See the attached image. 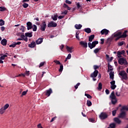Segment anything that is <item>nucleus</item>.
Here are the masks:
<instances>
[{"label": "nucleus", "instance_id": "a878e982", "mask_svg": "<svg viewBox=\"0 0 128 128\" xmlns=\"http://www.w3.org/2000/svg\"><path fill=\"white\" fill-rule=\"evenodd\" d=\"M94 38V34L90 35L88 36V42H92V40Z\"/></svg>", "mask_w": 128, "mask_h": 128}, {"label": "nucleus", "instance_id": "b1692460", "mask_svg": "<svg viewBox=\"0 0 128 128\" xmlns=\"http://www.w3.org/2000/svg\"><path fill=\"white\" fill-rule=\"evenodd\" d=\"M25 36L27 38H32V32H26V33H25Z\"/></svg>", "mask_w": 128, "mask_h": 128}, {"label": "nucleus", "instance_id": "9b49d317", "mask_svg": "<svg viewBox=\"0 0 128 128\" xmlns=\"http://www.w3.org/2000/svg\"><path fill=\"white\" fill-rule=\"evenodd\" d=\"M98 70H95L94 72L91 74H90V78H96L98 76Z\"/></svg>", "mask_w": 128, "mask_h": 128}, {"label": "nucleus", "instance_id": "6e6d98bb", "mask_svg": "<svg viewBox=\"0 0 128 128\" xmlns=\"http://www.w3.org/2000/svg\"><path fill=\"white\" fill-rule=\"evenodd\" d=\"M100 44H104V38H102L100 39Z\"/></svg>", "mask_w": 128, "mask_h": 128}, {"label": "nucleus", "instance_id": "5701e85b", "mask_svg": "<svg viewBox=\"0 0 128 128\" xmlns=\"http://www.w3.org/2000/svg\"><path fill=\"white\" fill-rule=\"evenodd\" d=\"M82 26L80 24H76L74 26V28H76V30H80L82 28Z\"/></svg>", "mask_w": 128, "mask_h": 128}, {"label": "nucleus", "instance_id": "2f4dec72", "mask_svg": "<svg viewBox=\"0 0 128 128\" xmlns=\"http://www.w3.org/2000/svg\"><path fill=\"white\" fill-rule=\"evenodd\" d=\"M86 104L88 106H92V102H90V100H88Z\"/></svg>", "mask_w": 128, "mask_h": 128}, {"label": "nucleus", "instance_id": "79ce46f5", "mask_svg": "<svg viewBox=\"0 0 128 128\" xmlns=\"http://www.w3.org/2000/svg\"><path fill=\"white\" fill-rule=\"evenodd\" d=\"M122 110H128V107L126 106H123L122 108Z\"/></svg>", "mask_w": 128, "mask_h": 128}, {"label": "nucleus", "instance_id": "a211bd4d", "mask_svg": "<svg viewBox=\"0 0 128 128\" xmlns=\"http://www.w3.org/2000/svg\"><path fill=\"white\" fill-rule=\"evenodd\" d=\"M0 44H2V46H6V44H8V40L4 38L1 40Z\"/></svg>", "mask_w": 128, "mask_h": 128}, {"label": "nucleus", "instance_id": "72a5a7b5", "mask_svg": "<svg viewBox=\"0 0 128 128\" xmlns=\"http://www.w3.org/2000/svg\"><path fill=\"white\" fill-rule=\"evenodd\" d=\"M100 50H101L100 48H96L95 50H94V54H98V52H100Z\"/></svg>", "mask_w": 128, "mask_h": 128}, {"label": "nucleus", "instance_id": "6ab92c4d", "mask_svg": "<svg viewBox=\"0 0 128 128\" xmlns=\"http://www.w3.org/2000/svg\"><path fill=\"white\" fill-rule=\"evenodd\" d=\"M66 50L68 52H72V50H74V47H70L68 46H66Z\"/></svg>", "mask_w": 128, "mask_h": 128}, {"label": "nucleus", "instance_id": "e433bc0d", "mask_svg": "<svg viewBox=\"0 0 128 128\" xmlns=\"http://www.w3.org/2000/svg\"><path fill=\"white\" fill-rule=\"evenodd\" d=\"M4 10H6V8L0 6V12H4Z\"/></svg>", "mask_w": 128, "mask_h": 128}, {"label": "nucleus", "instance_id": "13d9d810", "mask_svg": "<svg viewBox=\"0 0 128 128\" xmlns=\"http://www.w3.org/2000/svg\"><path fill=\"white\" fill-rule=\"evenodd\" d=\"M16 44L14 42V44L9 46L10 48H16Z\"/></svg>", "mask_w": 128, "mask_h": 128}, {"label": "nucleus", "instance_id": "680f3d73", "mask_svg": "<svg viewBox=\"0 0 128 128\" xmlns=\"http://www.w3.org/2000/svg\"><path fill=\"white\" fill-rule=\"evenodd\" d=\"M64 48V44H62L60 46V48L61 50H62H62H63Z\"/></svg>", "mask_w": 128, "mask_h": 128}, {"label": "nucleus", "instance_id": "09e8293b", "mask_svg": "<svg viewBox=\"0 0 128 128\" xmlns=\"http://www.w3.org/2000/svg\"><path fill=\"white\" fill-rule=\"evenodd\" d=\"M116 84L111 85L110 86V88H112V90H116Z\"/></svg>", "mask_w": 128, "mask_h": 128}, {"label": "nucleus", "instance_id": "c03bdc74", "mask_svg": "<svg viewBox=\"0 0 128 128\" xmlns=\"http://www.w3.org/2000/svg\"><path fill=\"white\" fill-rule=\"evenodd\" d=\"M8 106H10V104H6L5 105H4V107H2L4 108V110H6L8 108Z\"/></svg>", "mask_w": 128, "mask_h": 128}, {"label": "nucleus", "instance_id": "e2e57ef3", "mask_svg": "<svg viewBox=\"0 0 128 128\" xmlns=\"http://www.w3.org/2000/svg\"><path fill=\"white\" fill-rule=\"evenodd\" d=\"M64 18V16H58V18L59 20H62V18Z\"/></svg>", "mask_w": 128, "mask_h": 128}, {"label": "nucleus", "instance_id": "2eb2a0df", "mask_svg": "<svg viewBox=\"0 0 128 128\" xmlns=\"http://www.w3.org/2000/svg\"><path fill=\"white\" fill-rule=\"evenodd\" d=\"M42 42H44V38H39L36 40V44H42Z\"/></svg>", "mask_w": 128, "mask_h": 128}, {"label": "nucleus", "instance_id": "de8ad7c7", "mask_svg": "<svg viewBox=\"0 0 128 128\" xmlns=\"http://www.w3.org/2000/svg\"><path fill=\"white\" fill-rule=\"evenodd\" d=\"M4 20H0V26H4Z\"/></svg>", "mask_w": 128, "mask_h": 128}, {"label": "nucleus", "instance_id": "6e6552de", "mask_svg": "<svg viewBox=\"0 0 128 128\" xmlns=\"http://www.w3.org/2000/svg\"><path fill=\"white\" fill-rule=\"evenodd\" d=\"M57 26H58V24L52 21H51L50 22V23L48 24V28H56Z\"/></svg>", "mask_w": 128, "mask_h": 128}, {"label": "nucleus", "instance_id": "c85d7f7f", "mask_svg": "<svg viewBox=\"0 0 128 128\" xmlns=\"http://www.w3.org/2000/svg\"><path fill=\"white\" fill-rule=\"evenodd\" d=\"M58 15L56 14L54 15V16H52V18L53 20H58Z\"/></svg>", "mask_w": 128, "mask_h": 128}, {"label": "nucleus", "instance_id": "9d476101", "mask_svg": "<svg viewBox=\"0 0 128 128\" xmlns=\"http://www.w3.org/2000/svg\"><path fill=\"white\" fill-rule=\"evenodd\" d=\"M80 45L82 46L83 48H88V42L84 41H80Z\"/></svg>", "mask_w": 128, "mask_h": 128}, {"label": "nucleus", "instance_id": "0e129e2a", "mask_svg": "<svg viewBox=\"0 0 128 128\" xmlns=\"http://www.w3.org/2000/svg\"><path fill=\"white\" fill-rule=\"evenodd\" d=\"M89 120L90 122H94V118H90L89 119Z\"/></svg>", "mask_w": 128, "mask_h": 128}, {"label": "nucleus", "instance_id": "49530a36", "mask_svg": "<svg viewBox=\"0 0 128 128\" xmlns=\"http://www.w3.org/2000/svg\"><path fill=\"white\" fill-rule=\"evenodd\" d=\"M124 42L122 41L118 43V46H124Z\"/></svg>", "mask_w": 128, "mask_h": 128}, {"label": "nucleus", "instance_id": "37998d69", "mask_svg": "<svg viewBox=\"0 0 128 128\" xmlns=\"http://www.w3.org/2000/svg\"><path fill=\"white\" fill-rule=\"evenodd\" d=\"M118 110H115L112 111V114L113 116H115L116 114V111Z\"/></svg>", "mask_w": 128, "mask_h": 128}, {"label": "nucleus", "instance_id": "c756f323", "mask_svg": "<svg viewBox=\"0 0 128 128\" xmlns=\"http://www.w3.org/2000/svg\"><path fill=\"white\" fill-rule=\"evenodd\" d=\"M63 70H64V65H62V64H61L60 65V69L58 70V72H62Z\"/></svg>", "mask_w": 128, "mask_h": 128}, {"label": "nucleus", "instance_id": "864d4df0", "mask_svg": "<svg viewBox=\"0 0 128 128\" xmlns=\"http://www.w3.org/2000/svg\"><path fill=\"white\" fill-rule=\"evenodd\" d=\"M70 58H72V54H69L66 57V60H70Z\"/></svg>", "mask_w": 128, "mask_h": 128}, {"label": "nucleus", "instance_id": "f257e3e1", "mask_svg": "<svg viewBox=\"0 0 128 128\" xmlns=\"http://www.w3.org/2000/svg\"><path fill=\"white\" fill-rule=\"evenodd\" d=\"M96 44H98V41L95 40L92 42V43H90V42H88V46L90 50H92L94 48H96Z\"/></svg>", "mask_w": 128, "mask_h": 128}, {"label": "nucleus", "instance_id": "0eeeda50", "mask_svg": "<svg viewBox=\"0 0 128 128\" xmlns=\"http://www.w3.org/2000/svg\"><path fill=\"white\" fill-rule=\"evenodd\" d=\"M120 112H121L118 115V118H124L126 116V113L124 110H122V109Z\"/></svg>", "mask_w": 128, "mask_h": 128}, {"label": "nucleus", "instance_id": "3c124183", "mask_svg": "<svg viewBox=\"0 0 128 128\" xmlns=\"http://www.w3.org/2000/svg\"><path fill=\"white\" fill-rule=\"evenodd\" d=\"M85 96H86L88 98H92V96L90 95L89 94H85Z\"/></svg>", "mask_w": 128, "mask_h": 128}, {"label": "nucleus", "instance_id": "4d7b16f0", "mask_svg": "<svg viewBox=\"0 0 128 128\" xmlns=\"http://www.w3.org/2000/svg\"><path fill=\"white\" fill-rule=\"evenodd\" d=\"M65 2H66L68 4H72V2H70L68 0H66Z\"/></svg>", "mask_w": 128, "mask_h": 128}, {"label": "nucleus", "instance_id": "412c9836", "mask_svg": "<svg viewBox=\"0 0 128 128\" xmlns=\"http://www.w3.org/2000/svg\"><path fill=\"white\" fill-rule=\"evenodd\" d=\"M20 38H22V40H24L25 42H28V37L24 36V34H22Z\"/></svg>", "mask_w": 128, "mask_h": 128}, {"label": "nucleus", "instance_id": "a18cd8bd", "mask_svg": "<svg viewBox=\"0 0 128 128\" xmlns=\"http://www.w3.org/2000/svg\"><path fill=\"white\" fill-rule=\"evenodd\" d=\"M80 85V83L78 82L76 85L74 86V88H76V90H78Z\"/></svg>", "mask_w": 128, "mask_h": 128}, {"label": "nucleus", "instance_id": "aec40b11", "mask_svg": "<svg viewBox=\"0 0 128 128\" xmlns=\"http://www.w3.org/2000/svg\"><path fill=\"white\" fill-rule=\"evenodd\" d=\"M114 120L115 122H116V124H120V123L122 122V120H120V118H114Z\"/></svg>", "mask_w": 128, "mask_h": 128}, {"label": "nucleus", "instance_id": "4468645a", "mask_svg": "<svg viewBox=\"0 0 128 128\" xmlns=\"http://www.w3.org/2000/svg\"><path fill=\"white\" fill-rule=\"evenodd\" d=\"M51 94H52V90L51 88H49V90H46V96H50Z\"/></svg>", "mask_w": 128, "mask_h": 128}, {"label": "nucleus", "instance_id": "39448f33", "mask_svg": "<svg viewBox=\"0 0 128 128\" xmlns=\"http://www.w3.org/2000/svg\"><path fill=\"white\" fill-rule=\"evenodd\" d=\"M122 32H119L114 34V38H116L115 39L116 42H118L120 40L119 38H120L121 34H122Z\"/></svg>", "mask_w": 128, "mask_h": 128}, {"label": "nucleus", "instance_id": "4be33fe9", "mask_svg": "<svg viewBox=\"0 0 128 128\" xmlns=\"http://www.w3.org/2000/svg\"><path fill=\"white\" fill-rule=\"evenodd\" d=\"M114 72H111L109 73L110 78L111 80H114Z\"/></svg>", "mask_w": 128, "mask_h": 128}, {"label": "nucleus", "instance_id": "8fccbe9b", "mask_svg": "<svg viewBox=\"0 0 128 128\" xmlns=\"http://www.w3.org/2000/svg\"><path fill=\"white\" fill-rule=\"evenodd\" d=\"M24 28H26L24 26H22L20 28V30H22V32H24Z\"/></svg>", "mask_w": 128, "mask_h": 128}, {"label": "nucleus", "instance_id": "c9c22d12", "mask_svg": "<svg viewBox=\"0 0 128 128\" xmlns=\"http://www.w3.org/2000/svg\"><path fill=\"white\" fill-rule=\"evenodd\" d=\"M76 6H77V8H78V10L80 8H82V5H80V4L79 2H78L76 4Z\"/></svg>", "mask_w": 128, "mask_h": 128}, {"label": "nucleus", "instance_id": "bf43d9fd", "mask_svg": "<svg viewBox=\"0 0 128 128\" xmlns=\"http://www.w3.org/2000/svg\"><path fill=\"white\" fill-rule=\"evenodd\" d=\"M116 96H120V92H116Z\"/></svg>", "mask_w": 128, "mask_h": 128}, {"label": "nucleus", "instance_id": "ea45409f", "mask_svg": "<svg viewBox=\"0 0 128 128\" xmlns=\"http://www.w3.org/2000/svg\"><path fill=\"white\" fill-rule=\"evenodd\" d=\"M36 30H38V27L36 25L34 24L32 28L33 32H36Z\"/></svg>", "mask_w": 128, "mask_h": 128}, {"label": "nucleus", "instance_id": "423d86ee", "mask_svg": "<svg viewBox=\"0 0 128 128\" xmlns=\"http://www.w3.org/2000/svg\"><path fill=\"white\" fill-rule=\"evenodd\" d=\"M40 30L42 32H44L46 30V22H43L42 24L40 25Z\"/></svg>", "mask_w": 128, "mask_h": 128}, {"label": "nucleus", "instance_id": "052dcab7", "mask_svg": "<svg viewBox=\"0 0 128 128\" xmlns=\"http://www.w3.org/2000/svg\"><path fill=\"white\" fill-rule=\"evenodd\" d=\"M111 86H114V84H116V81L115 80H112V82H110Z\"/></svg>", "mask_w": 128, "mask_h": 128}, {"label": "nucleus", "instance_id": "774afa93", "mask_svg": "<svg viewBox=\"0 0 128 128\" xmlns=\"http://www.w3.org/2000/svg\"><path fill=\"white\" fill-rule=\"evenodd\" d=\"M38 128H42V124H40L38 125Z\"/></svg>", "mask_w": 128, "mask_h": 128}, {"label": "nucleus", "instance_id": "473e14b6", "mask_svg": "<svg viewBox=\"0 0 128 128\" xmlns=\"http://www.w3.org/2000/svg\"><path fill=\"white\" fill-rule=\"evenodd\" d=\"M22 6L24 8H26L28 6V4L24 2V3H23Z\"/></svg>", "mask_w": 128, "mask_h": 128}, {"label": "nucleus", "instance_id": "69168bd1", "mask_svg": "<svg viewBox=\"0 0 128 128\" xmlns=\"http://www.w3.org/2000/svg\"><path fill=\"white\" fill-rule=\"evenodd\" d=\"M106 94H110V90L106 89Z\"/></svg>", "mask_w": 128, "mask_h": 128}, {"label": "nucleus", "instance_id": "7ed1b4c3", "mask_svg": "<svg viewBox=\"0 0 128 128\" xmlns=\"http://www.w3.org/2000/svg\"><path fill=\"white\" fill-rule=\"evenodd\" d=\"M118 62L119 64H121V66H122V64H128V62H126V60H125L124 58H120Z\"/></svg>", "mask_w": 128, "mask_h": 128}, {"label": "nucleus", "instance_id": "cd10ccee", "mask_svg": "<svg viewBox=\"0 0 128 128\" xmlns=\"http://www.w3.org/2000/svg\"><path fill=\"white\" fill-rule=\"evenodd\" d=\"M102 88V82H100L98 85V90H101Z\"/></svg>", "mask_w": 128, "mask_h": 128}, {"label": "nucleus", "instance_id": "f704fd0d", "mask_svg": "<svg viewBox=\"0 0 128 128\" xmlns=\"http://www.w3.org/2000/svg\"><path fill=\"white\" fill-rule=\"evenodd\" d=\"M5 110H4V108L3 107H2L0 109V114H4V112Z\"/></svg>", "mask_w": 128, "mask_h": 128}, {"label": "nucleus", "instance_id": "f03ea898", "mask_svg": "<svg viewBox=\"0 0 128 128\" xmlns=\"http://www.w3.org/2000/svg\"><path fill=\"white\" fill-rule=\"evenodd\" d=\"M108 114L104 112H101L99 116L100 118L102 120H106V118H108Z\"/></svg>", "mask_w": 128, "mask_h": 128}, {"label": "nucleus", "instance_id": "ddd939ff", "mask_svg": "<svg viewBox=\"0 0 128 128\" xmlns=\"http://www.w3.org/2000/svg\"><path fill=\"white\" fill-rule=\"evenodd\" d=\"M128 32V31L127 30H124V32H123V34H121V36L118 38H126V36H128V35L126 34Z\"/></svg>", "mask_w": 128, "mask_h": 128}, {"label": "nucleus", "instance_id": "1a4fd4ad", "mask_svg": "<svg viewBox=\"0 0 128 128\" xmlns=\"http://www.w3.org/2000/svg\"><path fill=\"white\" fill-rule=\"evenodd\" d=\"M26 26H27V30H32V28L33 26H32V23L30 22H28L26 23Z\"/></svg>", "mask_w": 128, "mask_h": 128}, {"label": "nucleus", "instance_id": "603ef678", "mask_svg": "<svg viewBox=\"0 0 128 128\" xmlns=\"http://www.w3.org/2000/svg\"><path fill=\"white\" fill-rule=\"evenodd\" d=\"M100 66H98L97 65H94V70H98V68H99Z\"/></svg>", "mask_w": 128, "mask_h": 128}, {"label": "nucleus", "instance_id": "5fc2aeb1", "mask_svg": "<svg viewBox=\"0 0 128 128\" xmlns=\"http://www.w3.org/2000/svg\"><path fill=\"white\" fill-rule=\"evenodd\" d=\"M44 65V62H42L40 63L39 68H42V66H43Z\"/></svg>", "mask_w": 128, "mask_h": 128}, {"label": "nucleus", "instance_id": "7c9ffc66", "mask_svg": "<svg viewBox=\"0 0 128 128\" xmlns=\"http://www.w3.org/2000/svg\"><path fill=\"white\" fill-rule=\"evenodd\" d=\"M110 128H116V123H112L109 125Z\"/></svg>", "mask_w": 128, "mask_h": 128}, {"label": "nucleus", "instance_id": "dca6fc26", "mask_svg": "<svg viewBox=\"0 0 128 128\" xmlns=\"http://www.w3.org/2000/svg\"><path fill=\"white\" fill-rule=\"evenodd\" d=\"M36 46V42L34 41H32L30 44H28V48H34Z\"/></svg>", "mask_w": 128, "mask_h": 128}, {"label": "nucleus", "instance_id": "20e7f679", "mask_svg": "<svg viewBox=\"0 0 128 128\" xmlns=\"http://www.w3.org/2000/svg\"><path fill=\"white\" fill-rule=\"evenodd\" d=\"M120 76H122V78L124 80H127L128 79V74L124 72V70H122L120 73H119Z\"/></svg>", "mask_w": 128, "mask_h": 128}, {"label": "nucleus", "instance_id": "4c0bfd02", "mask_svg": "<svg viewBox=\"0 0 128 128\" xmlns=\"http://www.w3.org/2000/svg\"><path fill=\"white\" fill-rule=\"evenodd\" d=\"M116 102H118V100H116V98L114 99V100H112V104H116Z\"/></svg>", "mask_w": 128, "mask_h": 128}, {"label": "nucleus", "instance_id": "f3484780", "mask_svg": "<svg viewBox=\"0 0 128 128\" xmlns=\"http://www.w3.org/2000/svg\"><path fill=\"white\" fill-rule=\"evenodd\" d=\"M110 98H111L112 100H114L116 98V95L114 94V91L111 93Z\"/></svg>", "mask_w": 128, "mask_h": 128}, {"label": "nucleus", "instance_id": "338daca9", "mask_svg": "<svg viewBox=\"0 0 128 128\" xmlns=\"http://www.w3.org/2000/svg\"><path fill=\"white\" fill-rule=\"evenodd\" d=\"M68 14V11L66 10L65 11H64V12H62V14Z\"/></svg>", "mask_w": 128, "mask_h": 128}, {"label": "nucleus", "instance_id": "f8f14e48", "mask_svg": "<svg viewBox=\"0 0 128 128\" xmlns=\"http://www.w3.org/2000/svg\"><path fill=\"white\" fill-rule=\"evenodd\" d=\"M108 32H110V30L107 29H103L100 31L101 34L106 36L108 34Z\"/></svg>", "mask_w": 128, "mask_h": 128}, {"label": "nucleus", "instance_id": "58836bf2", "mask_svg": "<svg viewBox=\"0 0 128 128\" xmlns=\"http://www.w3.org/2000/svg\"><path fill=\"white\" fill-rule=\"evenodd\" d=\"M54 62H55V64H60V65L62 64H60V62L56 60H54Z\"/></svg>", "mask_w": 128, "mask_h": 128}, {"label": "nucleus", "instance_id": "a19ab883", "mask_svg": "<svg viewBox=\"0 0 128 128\" xmlns=\"http://www.w3.org/2000/svg\"><path fill=\"white\" fill-rule=\"evenodd\" d=\"M28 92V90H26V91H24L22 92L21 96L22 97V96H26V92Z\"/></svg>", "mask_w": 128, "mask_h": 128}, {"label": "nucleus", "instance_id": "bb28decb", "mask_svg": "<svg viewBox=\"0 0 128 128\" xmlns=\"http://www.w3.org/2000/svg\"><path fill=\"white\" fill-rule=\"evenodd\" d=\"M84 30L85 32H86L87 34H90V32H92V30H90V28H86Z\"/></svg>", "mask_w": 128, "mask_h": 128}, {"label": "nucleus", "instance_id": "393cba45", "mask_svg": "<svg viewBox=\"0 0 128 128\" xmlns=\"http://www.w3.org/2000/svg\"><path fill=\"white\" fill-rule=\"evenodd\" d=\"M112 70H114V68H112V65L110 64H108V72L110 71L112 72Z\"/></svg>", "mask_w": 128, "mask_h": 128}]
</instances>
